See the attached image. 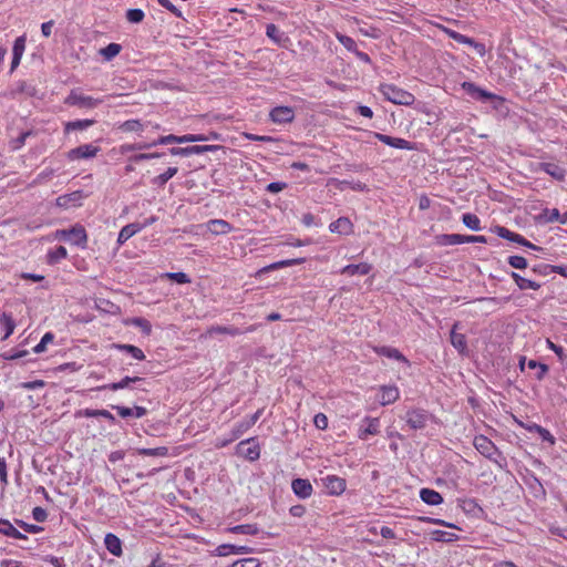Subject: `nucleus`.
Returning a JSON list of instances; mask_svg holds the SVG:
<instances>
[{
	"label": "nucleus",
	"mask_w": 567,
	"mask_h": 567,
	"mask_svg": "<svg viewBox=\"0 0 567 567\" xmlns=\"http://www.w3.org/2000/svg\"><path fill=\"white\" fill-rule=\"evenodd\" d=\"M379 91L386 101L393 104L410 106L415 101L412 93L394 84H381Z\"/></svg>",
	"instance_id": "nucleus-1"
},
{
	"label": "nucleus",
	"mask_w": 567,
	"mask_h": 567,
	"mask_svg": "<svg viewBox=\"0 0 567 567\" xmlns=\"http://www.w3.org/2000/svg\"><path fill=\"white\" fill-rule=\"evenodd\" d=\"M55 238L68 240L72 245L81 248H85L87 244L86 230L80 224L74 225L70 229H58L55 231Z\"/></svg>",
	"instance_id": "nucleus-2"
},
{
	"label": "nucleus",
	"mask_w": 567,
	"mask_h": 567,
	"mask_svg": "<svg viewBox=\"0 0 567 567\" xmlns=\"http://www.w3.org/2000/svg\"><path fill=\"white\" fill-rule=\"evenodd\" d=\"M102 102V99L85 95L81 92L80 89L71 90L70 94L64 99V104L69 106H79L83 109H94Z\"/></svg>",
	"instance_id": "nucleus-3"
},
{
	"label": "nucleus",
	"mask_w": 567,
	"mask_h": 567,
	"mask_svg": "<svg viewBox=\"0 0 567 567\" xmlns=\"http://www.w3.org/2000/svg\"><path fill=\"white\" fill-rule=\"evenodd\" d=\"M473 444L477 452L481 453L484 457L502 466L498 460L496 458V456H501V452L498 451L497 446L493 443V441H491L487 436L476 435L474 437Z\"/></svg>",
	"instance_id": "nucleus-4"
},
{
	"label": "nucleus",
	"mask_w": 567,
	"mask_h": 567,
	"mask_svg": "<svg viewBox=\"0 0 567 567\" xmlns=\"http://www.w3.org/2000/svg\"><path fill=\"white\" fill-rule=\"evenodd\" d=\"M363 133L365 135H368L369 138L378 140L382 143H384L385 145H389V146L398 148V150L412 151L415 148L413 143H411L410 141H406L404 138H401V137H392L390 135H385V134H381V133H372V132H367V131H363Z\"/></svg>",
	"instance_id": "nucleus-5"
},
{
	"label": "nucleus",
	"mask_w": 567,
	"mask_h": 567,
	"mask_svg": "<svg viewBox=\"0 0 567 567\" xmlns=\"http://www.w3.org/2000/svg\"><path fill=\"white\" fill-rule=\"evenodd\" d=\"M429 413L422 409L409 410L405 414V422L412 430H422L429 422Z\"/></svg>",
	"instance_id": "nucleus-6"
},
{
	"label": "nucleus",
	"mask_w": 567,
	"mask_h": 567,
	"mask_svg": "<svg viewBox=\"0 0 567 567\" xmlns=\"http://www.w3.org/2000/svg\"><path fill=\"white\" fill-rule=\"evenodd\" d=\"M380 419L365 416L359 426L357 436L360 440H368L370 436L377 435L380 432Z\"/></svg>",
	"instance_id": "nucleus-7"
},
{
	"label": "nucleus",
	"mask_w": 567,
	"mask_h": 567,
	"mask_svg": "<svg viewBox=\"0 0 567 567\" xmlns=\"http://www.w3.org/2000/svg\"><path fill=\"white\" fill-rule=\"evenodd\" d=\"M237 452L250 462L257 461L260 457V446L255 439L241 441L237 446Z\"/></svg>",
	"instance_id": "nucleus-8"
},
{
	"label": "nucleus",
	"mask_w": 567,
	"mask_h": 567,
	"mask_svg": "<svg viewBox=\"0 0 567 567\" xmlns=\"http://www.w3.org/2000/svg\"><path fill=\"white\" fill-rule=\"evenodd\" d=\"M399 398L400 391L394 384L381 385L375 393V400L383 406L394 403Z\"/></svg>",
	"instance_id": "nucleus-9"
},
{
	"label": "nucleus",
	"mask_w": 567,
	"mask_h": 567,
	"mask_svg": "<svg viewBox=\"0 0 567 567\" xmlns=\"http://www.w3.org/2000/svg\"><path fill=\"white\" fill-rule=\"evenodd\" d=\"M86 197V195L82 190H74L70 194H64L59 196L55 199V205L58 207L68 209L71 207H80L82 205V200Z\"/></svg>",
	"instance_id": "nucleus-10"
},
{
	"label": "nucleus",
	"mask_w": 567,
	"mask_h": 567,
	"mask_svg": "<svg viewBox=\"0 0 567 567\" xmlns=\"http://www.w3.org/2000/svg\"><path fill=\"white\" fill-rule=\"evenodd\" d=\"M101 148L93 144H83L75 148H72L68 153V158L71 161L74 159H86L95 157Z\"/></svg>",
	"instance_id": "nucleus-11"
},
{
	"label": "nucleus",
	"mask_w": 567,
	"mask_h": 567,
	"mask_svg": "<svg viewBox=\"0 0 567 567\" xmlns=\"http://www.w3.org/2000/svg\"><path fill=\"white\" fill-rule=\"evenodd\" d=\"M461 86L472 99L476 101H491L496 97L494 93L488 92L472 82H463Z\"/></svg>",
	"instance_id": "nucleus-12"
},
{
	"label": "nucleus",
	"mask_w": 567,
	"mask_h": 567,
	"mask_svg": "<svg viewBox=\"0 0 567 567\" xmlns=\"http://www.w3.org/2000/svg\"><path fill=\"white\" fill-rule=\"evenodd\" d=\"M257 329V326L256 324H251L249 327H247L244 331L240 330L239 328H236V327H225V326H210L207 330H206V334L207 336H214V334H228V336H239L241 333H247V332H254L255 330Z\"/></svg>",
	"instance_id": "nucleus-13"
},
{
	"label": "nucleus",
	"mask_w": 567,
	"mask_h": 567,
	"mask_svg": "<svg viewBox=\"0 0 567 567\" xmlns=\"http://www.w3.org/2000/svg\"><path fill=\"white\" fill-rule=\"evenodd\" d=\"M269 117L276 124L291 123L295 118V111L290 106H276L270 111Z\"/></svg>",
	"instance_id": "nucleus-14"
},
{
	"label": "nucleus",
	"mask_w": 567,
	"mask_h": 567,
	"mask_svg": "<svg viewBox=\"0 0 567 567\" xmlns=\"http://www.w3.org/2000/svg\"><path fill=\"white\" fill-rule=\"evenodd\" d=\"M151 125L153 130H161V125L158 123H142L140 120L132 118L127 120L118 125V130L123 133H141L145 127Z\"/></svg>",
	"instance_id": "nucleus-15"
},
{
	"label": "nucleus",
	"mask_w": 567,
	"mask_h": 567,
	"mask_svg": "<svg viewBox=\"0 0 567 567\" xmlns=\"http://www.w3.org/2000/svg\"><path fill=\"white\" fill-rule=\"evenodd\" d=\"M322 483L330 495L338 496L346 491V481L337 475H327L322 478Z\"/></svg>",
	"instance_id": "nucleus-16"
},
{
	"label": "nucleus",
	"mask_w": 567,
	"mask_h": 567,
	"mask_svg": "<svg viewBox=\"0 0 567 567\" xmlns=\"http://www.w3.org/2000/svg\"><path fill=\"white\" fill-rule=\"evenodd\" d=\"M193 140H202V138L190 136V134H185L182 136L169 134V135L161 136L157 140L151 141V142H148V144H150V148H151V147H154L157 145H167V144H173V143H177V144L193 143Z\"/></svg>",
	"instance_id": "nucleus-17"
},
{
	"label": "nucleus",
	"mask_w": 567,
	"mask_h": 567,
	"mask_svg": "<svg viewBox=\"0 0 567 567\" xmlns=\"http://www.w3.org/2000/svg\"><path fill=\"white\" fill-rule=\"evenodd\" d=\"M460 327L458 322H455L452 327L451 333H450V340L452 346L457 350L461 354H467L468 348H467V340L465 334L458 333L457 328Z\"/></svg>",
	"instance_id": "nucleus-18"
},
{
	"label": "nucleus",
	"mask_w": 567,
	"mask_h": 567,
	"mask_svg": "<svg viewBox=\"0 0 567 567\" xmlns=\"http://www.w3.org/2000/svg\"><path fill=\"white\" fill-rule=\"evenodd\" d=\"M217 556H229V555H240V554H250L254 551L251 547L248 546H236L231 544H221L216 548Z\"/></svg>",
	"instance_id": "nucleus-19"
},
{
	"label": "nucleus",
	"mask_w": 567,
	"mask_h": 567,
	"mask_svg": "<svg viewBox=\"0 0 567 567\" xmlns=\"http://www.w3.org/2000/svg\"><path fill=\"white\" fill-rule=\"evenodd\" d=\"M291 488L300 498H308L313 492L311 483L305 478H295L291 483Z\"/></svg>",
	"instance_id": "nucleus-20"
},
{
	"label": "nucleus",
	"mask_w": 567,
	"mask_h": 567,
	"mask_svg": "<svg viewBox=\"0 0 567 567\" xmlns=\"http://www.w3.org/2000/svg\"><path fill=\"white\" fill-rule=\"evenodd\" d=\"M104 545L112 555L116 557L122 556V540L115 534L107 533L104 538Z\"/></svg>",
	"instance_id": "nucleus-21"
},
{
	"label": "nucleus",
	"mask_w": 567,
	"mask_h": 567,
	"mask_svg": "<svg viewBox=\"0 0 567 567\" xmlns=\"http://www.w3.org/2000/svg\"><path fill=\"white\" fill-rule=\"evenodd\" d=\"M540 218L544 219L545 223H559L561 225L567 224V212L560 214L557 208H545L540 215Z\"/></svg>",
	"instance_id": "nucleus-22"
},
{
	"label": "nucleus",
	"mask_w": 567,
	"mask_h": 567,
	"mask_svg": "<svg viewBox=\"0 0 567 567\" xmlns=\"http://www.w3.org/2000/svg\"><path fill=\"white\" fill-rule=\"evenodd\" d=\"M141 231L140 223H131L125 225L118 233L117 245H124L131 237Z\"/></svg>",
	"instance_id": "nucleus-23"
},
{
	"label": "nucleus",
	"mask_w": 567,
	"mask_h": 567,
	"mask_svg": "<svg viewBox=\"0 0 567 567\" xmlns=\"http://www.w3.org/2000/svg\"><path fill=\"white\" fill-rule=\"evenodd\" d=\"M0 329L3 332L2 340L8 339L16 329V321L12 315L3 312L0 316Z\"/></svg>",
	"instance_id": "nucleus-24"
},
{
	"label": "nucleus",
	"mask_w": 567,
	"mask_h": 567,
	"mask_svg": "<svg viewBox=\"0 0 567 567\" xmlns=\"http://www.w3.org/2000/svg\"><path fill=\"white\" fill-rule=\"evenodd\" d=\"M0 534L14 539H28V537L19 532L8 519H0Z\"/></svg>",
	"instance_id": "nucleus-25"
},
{
	"label": "nucleus",
	"mask_w": 567,
	"mask_h": 567,
	"mask_svg": "<svg viewBox=\"0 0 567 567\" xmlns=\"http://www.w3.org/2000/svg\"><path fill=\"white\" fill-rule=\"evenodd\" d=\"M435 243L439 246H454L464 244V235L460 234H442L435 237Z\"/></svg>",
	"instance_id": "nucleus-26"
},
{
	"label": "nucleus",
	"mask_w": 567,
	"mask_h": 567,
	"mask_svg": "<svg viewBox=\"0 0 567 567\" xmlns=\"http://www.w3.org/2000/svg\"><path fill=\"white\" fill-rule=\"evenodd\" d=\"M377 352L383 357H386L389 359H393L396 361H401L408 367H410V361L406 359V357L401 353L396 348L393 347H381L377 349Z\"/></svg>",
	"instance_id": "nucleus-27"
},
{
	"label": "nucleus",
	"mask_w": 567,
	"mask_h": 567,
	"mask_svg": "<svg viewBox=\"0 0 567 567\" xmlns=\"http://www.w3.org/2000/svg\"><path fill=\"white\" fill-rule=\"evenodd\" d=\"M207 227L215 235L228 234L233 230V226L224 219H212L207 223Z\"/></svg>",
	"instance_id": "nucleus-28"
},
{
	"label": "nucleus",
	"mask_w": 567,
	"mask_h": 567,
	"mask_svg": "<svg viewBox=\"0 0 567 567\" xmlns=\"http://www.w3.org/2000/svg\"><path fill=\"white\" fill-rule=\"evenodd\" d=\"M420 498L427 505H440L443 503V497L442 495L434 491V489H431V488H422L420 491Z\"/></svg>",
	"instance_id": "nucleus-29"
},
{
	"label": "nucleus",
	"mask_w": 567,
	"mask_h": 567,
	"mask_svg": "<svg viewBox=\"0 0 567 567\" xmlns=\"http://www.w3.org/2000/svg\"><path fill=\"white\" fill-rule=\"evenodd\" d=\"M331 233L336 234H350L352 231V223L349 218L341 217L329 226Z\"/></svg>",
	"instance_id": "nucleus-30"
},
{
	"label": "nucleus",
	"mask_w": 567,
	"mask_h": 567,
	"mask_svg": "<svg viewBox=\"0 0 567 567\" xmlns=\"http://www.w3.org/2000/svg\"><path fill=\"white\" fill-rule=\"evenodd\" d=\"M306 261L305 258H295V259H285L280 261H276L274 264H270L266 267H264L260 272H269L276 269L286 268L290 266L301 265Z\"/></svg>",
	"instance_id": "nucleus-31"
},
{
	"label": "nucleus",
	"mask_w": 567,
	"mask_h": 567,
	"mask_svg": "<svg viewBox=\"0 0 567 567\" xmlns=\"http://www.w3.org/2000/svg\"><path fill=\"white\" fill-rule=\"evenodd\" d=\"M512 278L520 290H537L540 288V285L538 282L530 279H526L517 272H512Z\"/></svg>",
	"instance_id": "nucleus-32"
},
{
	"label": "nucleus",
	"mask_w": 567,
	"mask_h": 567,
	"mask_svg": "<svg viewBox=\"0 0 567 567\" xmlns=\"http://www.w3.org/2000/svg\"><path fill=\"white\" fill-rule=\"evenodd\" d=\"M94 124H95V121L91 120V118L66 122L64 124V132L70 133L71 131H74V130H85Z\"/></svg>",
	"instance_id": "nucleus-33"
},
{
	"label": "nucleus",
	"mask_w": 567,
	"mask_h": 567,
	"mask_svg": "<svg viewBox=\"0 0 567 567\" xmlns=\"http://www.w3.org/2000/svg\"><path fill=\"white\" fill-rule=\"evenodd\" d=\"M219 148H221V146H219V145H192V146L185 147L186 156L199 155V154H204L207 152H215Z\"/></svg>",
	"instance_id": "nucleus-34"
},
{
	"label": "nucleus",
	"mask_w": 567,
	"mask_h": 567,
	"mask_svg": "<svg viewBox=\"0 0 567 567\" xmlns=\"http://www.w3.org/2000/svg\"><path fill=\"white\" fill-rule=\"evenodd\" d=\"M143 379L140 377H125L118 382H114L107 385H103L101 389H109L111 391H117L128 386L130 383L142 381Z\"/></svg>",
	"instance_id": "nucleus-35"
},
{
	"label": "nucleus",
	"mask_w": 567,
	"mask_h": 567,
	"mask_svg": "<svg viewBox=\"0 0 567 567\" xmlns=\"http://www.w3.org/2000/svg\"><path fill=\"white\" fill-rule=\"evenodd\" d=\"M266 34H267L268 38H270L277 44H281L282 41L288 40V38L285 37V34L274 23H270V24L267 25Z\"/></svg>",
	"instance_id": "nucleus-36"
},
{
	"label": "nucleus",
	"mask_w": 567,
	"mask_h": 567,
	"mask_svg": "<svg viewBox=\"0 0 567 567\" xmlns=\"http://www.w3.org/2000/svg\"><path fill=\"white\" fill-rule=\"evenodd\" d=\"M114 347L116 349H118L120 351L127 352L128 354H131L136 360L142 361V360L145 359L144 352L142 351V349H140L136 346H133V344H115Z\"/></svg>",
	"instance_id": "nucleus-37"
},
{
	"label": "nucleus",
	"mask_w": 567,
	"mask_h": 567,
	"mask_svg": "<svg viewBox=\"0 0 567 567\" xmlns=\"http://www.w3.org/2000/svg\"><path fill=\"white\" fill-rule=\"evenodd\" d=\"M178 172L177 167H168L164 173L159 174L153 179V184L163 187L171 178Z\"/></svg>",
	"instance_id": "nucleus-38"
},
{
	"label": "nucleus",
	"mask_w": 567,
	"mask_h": 567,
	"mask_svg": "<svg viewBox=\"0 0 567 567\" xmlns=\"http://www.w3.org/2000/svg\"><path fill=\"white\" fill-rule=\"evenodd\" d=\"M68 257V250L63 246H58L55 249L48 252V262L53 265Z\"/></svg>",
	"instance_id": "nucleus-39"
},
{
	"label": "nucleus",
	"mask_w": 567,
	"mask_h": 567,
	"mask_svg": "<svg viewBox=\"0 0 567 567\" xmlns=\"http://www.w3.org/2000/svg\"><path fill=\"white\" fill-rule=\"evenodd\" d=\"M462 221L471 230H475V231L481 230V220L475 214H472V213L463 214Z\"/></svg>",
	"instance_id": "nucleus-40"
},
{
	"label": "nucleus",
	"mask_w": 567,
	"mask_h": 567,
	"mask_svg": "<svg viewBox=\"0 0 567 567\" xmlns=\"http://www.w3.org/2000/svg\"><path fill=\"white\" fill-rule=\"evenodd\" d=\"M127 323H130V324H132L134 327L140 328L143 331V333H145L146 336L151 334V332H152V324L145 318L135 317V318L130 319L127 321Z\"/></svg>",
	"instance_id": "nucleus-41"
},
{
	"label": "nucleus",
	"mask_w": 567,
	"mask_h": 567,
	"mask_svg": "<svg viewBox=\"0 0 567 567\" xmlns=\"http://www.w3.org/2000/svg\"><path fill=\"white\" fill-rule=\"evenodd\" d=\"M138 455L142 456H168V449L166 446H158L154 449H138Z\"/></svg>",
	"instance_id": "nucleus-42"
},
{
	"label": "nucleus",
	"mask_w": 567,
	"mask_h": 567,
	"mask_svg": "<svg viewBox=\"0 0 567 567\" xmlns=\"http://www.w3.org/2000/svg\"><path fill=\"white\" fill-rule=\"evenodd\" d=\"M542 168L544 172L553 176L554 178L561 181L564 178V171L553 163H543Z\"/></svg>",
	"instance_id": "nucleus-43"
},
{
	"label": "nucleus",
	"mask_w": 567,
	"mask_h": 567,
	"mask_svg": "<svg viewBox=\"0 0 567 567\" xmlns=\"http://www.w3.org/2000/svg\"><path fill=\"white\" fill-rule=\"evenodd\" d=\"M233 534H244V535H256L258 533V528L251 524H243L236 525L228 529Z\"/></svg>",
	"instance_id": "nucleus-44"
},
{
	"label": "nucleus",
	"mask_w": 567,
	"mask_h": 567,
	"mask_svg": "<svg viewBox=\"0 0 567 567\" xmlns=\"http://www.w3.org/2000/svg\"><path fill=\"white\" fill-rule=\"evenodd\" d=\"M121 45L117 43H110L105 48L101 49L100 53L105 60H112L121 52Z\"/></svg>",
	"instance_id": "nucleus-45"
},
{
	"label": "nucleus",
	"mask_w": 567,
	"mask_h": 567,
	"mask_svg": "<svg viewBox=\"0 0 567 567\" xmlns=\"http://www.w3.org/2000/svg\"><path fill=\"white\" fill-rule=\"evenodd\" d=\"M527 367H528L529 369L537 370L536 375H535L537 380H543V379H544V377H545V375L547 374V372H548V365H547V364H544V363H540V362H538V361H536V360H529V361L527 362Z\"/></svg>",
	"instance_id": "nucleus-46"
},
{
	"label": "nucleus",
	"mask_w": 567,
	"mask_h": 567,
	"mask_svg": "<svg viewBox=\"0 0 567 567\" xmlns=\"http://www.w3.org/2000/svg\"><path fill=\"white\" fill-rule=\"evenodd\" d=\"M532 271L538 275L547 276L550 272L563 274V268L558 266H549V265H537L532 268Z\"/></svg>",
	"instance_id": "nucleus-47"
},
{
	"label": "nucleus",
	"mask_w": 567,
	"mask_h": 567,
	"mask_svg": "<svg viewBox=\"0 0 567 567\" xmlns=\"http://www.w3.org/2000/svg\"><path fill=\"white\" fill-rule=\"evenodd\" d=\"M148 148H150L148 142H141V143H136V144H123L120 146V153L126 154L128 152L142 151V150H148Z\"/></svg>",
	"instance_id": "nucleus-48"
},
{
	"label": "nucleus",
	"mask_w": 567,
	"mask_h": 567,
	"mask_svg": "<svg viewBox=\"0 0 567 567\" xmlns=\"http://www.w3.org/2000/svg\"><path fill=\"white\" fill-rule=\"evenodd\" d=\"M229 567H260V560L255 557L243 558L234 561Z\"/></svg>",
	"instance_id": "nucleus-49"
},
{
	"label": "nucleus",
	"mask_w": 567,
	"mask_h": 567,
	"mask_svg": "<svg viewBox=\"0 0 567 567\" xmlns=\"http://www.w3.org/2000/svg\"><path fill=\"white\" fill-rule=\"evenodd\" d=\"M432 538L436 542H453L457 539V536L455 534L437 529L432 533Z\"/></svg>",
	"instance_id": "nucleus-50"
},
{
	"label": "nucleus",
	"mask_w": 567,
	"mask_h": 567,
	"mask_svg": "<svg viewBox=\"0 0 567 567\" xmlns=\"http://www.w3.org/2000/svg\"><path fill=\"white\" fill-rule=\"evenodd\" d=\"M24 50H25V37L24 35L18 37L13 43L12 55L22 58Z\"/></svg>",
	"instance_id": "nucleus-51"
},
{
	"label": "nucleus",
	"mask_w": 567,
	"mask_h": 567,
	"mask_svg": "<svg viewBox=\"0 0 567 567\" xmlns=\"http://www.w3.org/2000/svg\"><path fill=\"white\" fill-rule=\"evenodd\" d=\"M251 426H254L252 424H250V422L248 420H244L241 421L240 423H238L234 430H233V440L235 439H238L246 431H248Z\"/></svg>",
	"instance_id": "nucleus-52"
},
{
	"label": "nucleus",
	"mask_w": 567,
	"mask_h": 567,
	"mask_svg": "<svg viewBox=\"0 0 567 567\" xmlns=\"http://www.w3.org/2000/svg\"><path fill=\"white\" fill-rule=\"evenodd\" d=\"M164 276L166 278H168L169 280L175 281L177 284L184 285V284L190 282V278L185 272H166Z\"/></svg>",
	"instance_id": "nucleus-53"
},
{
	"label": "nucleus",
	"mask_w": 567,
	"mask_h": 567,
	"mask_svg": "<svg viewBox=\"0 0 567 567\" xmlns=\"http://www.w3.org/2000/svg\"><path fill=\"white\" fill-rule=\"evenodd\" d=\"M360 33L364 37L377 39L380 37V30L373 27H369L364 24V27H358L357 28V34Z\"/></svg>",
	"instance_id": "nucleus-54"
},
{
	"label": "nucleus",
	"mask_w": 567,
	"mask_h": 567,
	"mask_svg": "<svg viewBox=\"0 0 567 567\" xmlns=\"http://www.w3.org/2000/svg\"><path fill=\"white\" fill-rule=\"evenodd\" d=\"M145 14L141 9H130L126 12V19L132 23H140L143 21Z\"/></svg>",
	"instance_id": "nucleus-55"
},
{
	"label": "nucleus",
	"mask_w": 567,
	"mask_h": 567,
	"mask_svg": "<svg viewBox=\"0 0 567 567\" xmlns=\"http://www.w3.org/2000/svg\"><path fill=\"white\" fill-rule=\"evenodd\" d=\"M54 339V336L51 332H47L41 341L33 348L34 353H41L45 350L48 343H51Z\"/></svg>",
	"instance_id": "nucleus-56"
},
{
	"label": "nucleus",
	"mask_w": 567,
	"mask_h": 567,
	"mask_svg": "<svg viewBox=\"0 0 567 567\" xmlns=\"http://www.w3.org/2000/svg\"><path fill=\"white\" fill-rule=\"evenodd\" d=\"M16 524L20 526L24 532L30 534H38L43 530V528L39 525L29 524L21 519H16Z\"/></svg>",
	"instance_id": "nucleus-57"
},
{
	"label": "nucleus",
	"mask_w": 567,
	"mask_h": 567,
	"mask_svg": "<svg viewBox=\"0 0 567 567\" xmlns=\"http://www.w3.org/2000/svg\"><path fill=\"white\" fill-rule=\"evenodd\" d=\"M508 264L516 269H525L527 267L526 258L517 255L508 257Z\"/></svg>",
	"instance_id": "nucleus-58"
},
{
	"label": "nucleus",
	"mask_w": 567,
	"mask_h": 567,
	"mask_svg": "<svg viewBox=\"0 0 567 567\" xmlns=\"http://www.w3.org/2000/svg\"><path fill=\"white\" fill-rule=\"evenodd\" d=\"M157 2L169 12H172L175 17L184 19L182 11L174 6L169 0H157Z\"/></svg>",
	"instance_id": "nucleus-59"
},
{
	"label": "nucleus",
	"mask_w": 567,
	"mask_h": 567,
	"mask_svg": "<svg viewBox=\"0 0 567 567\" xmlns=\"http://www.w3.org/2000/svg\"><path fill=\"white\" fill-rule=\"evenodd\" d=\"M537 434L542 437L544 442H547L550 446L555 445L556 439L547 429L542 426Z\"/></svg>",
	"instance_id": "nucleus-60"
},
{
	"label": "nucleus",
	"mask_w": 567,
	"mask_h": 567,
	"mask_svg": "<svg viewBox=\"0 0 567 567\" xmlns=\"http://www.w3.org/2000/svg\"><path fill=\"white\" fill-rule=\"evenodd\" d=\"M20 386L25 390H37L44 388L45 382L43 380L27 381L22 382Z\"/></svg>",
	"instance_id": "nucleus-61"
},
{
	"label": "nucleus",
	"mask_w": 567,
	"mask_h": 567,
	"mask_svg": "<svg viewBox=\"0 0 567 567\" xmlns=\"http://www.w3.org/2000/svg\"><path fill=\"white\" fill-rule=\"evenodd\" d=\"M287 188V184L285 182H274L266 186V190L271 194H277Z\"/></svg>",
	"instance_id": "nucleus-62"
},
{
	"label": "nucleus",
	"mask_w": 567,
	"mask_h": 567,
	"mask_svg": "<svg viewBox=\"0 0 567 567\" xmlns=\"http://www.w3.org/2000/svg\"><path fill=\"white\" fill-rule=\"evenodd\" d=\"M313 423L319 430L328 427V417L323 413H318L313 417Z\"/></svg>",
	"instance_id": "nucleus-63"
},
{
	"label": "nucleus",
	"mask_w": 567,
	"mask_h": 567,
	"mask_svg": "<svg viewBox=\"0 0 567 567\" xmlns=\"http://www.w3.org/2000/svg\"><path fill=\"white\" fill-rule=\"evenodd\" d=\"M32 517L38 523H43L48 517V513L44 508L37 506L32 509Z\"/></svg>",
	"instance_id": "nucleus-64"
}]
</instances>
